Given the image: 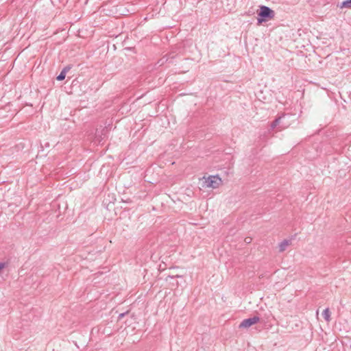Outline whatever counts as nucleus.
<instances>
[{
  "mask_svg": "<svg viewBox=\"0 0 351 351\" xmlns=\"http://www.w3.org/2000/svg\"><path fill=\"white\" fill-rule=\"evenodd\" d=\"M4 267H5V263H0V271H1L3 268H4Z\"/></svg>",
  "mask_w": 351,
  "mask_h": 351,
  "instance_id": "1a4fd4ad",
  "label": "nucleus"
},
{
  "mask_svg": "<svg viewBox=\"0 0 351 351\" xmlns=\"http://www.w3.org/2000/svg\"><path fill=\"white\" fill-rule=\"evenodd\" d=\"M62 71H64V73L65 75L66 74L67 71H68V69L67 68H64Z\"/></svg>",
  "mask_w": 351,
  "mask_h": 351,
  "instance_id": "9d476101",
  "label": "nucleus"
},
{
  "mask_svg": "<svg viewBox=\"0 0 351 351\" xmlns=\"http://www.w3.org/2000/svg\"><path fill=\"white\" fill-rule=\"evenodd\" d=\"M322 315L326 322H329L330 320V313L329 308H326L324 309L322 313Z\"/></svg>",
  "mask_w": 351,
  "mask_h": 351,
  "instance_id": "423d86ee",
  "label": "nucleus"
},
{
  "mask_svg": "<svg viewBox=\"0 0 351 351\" xmlns=\"http://www.w3.org/2000/svg\"><path fill=\"white\" fill-rule=\"evenodd\" d=\"M66 75L64 71H61L60 73L57 76L56 79L58 81H62L65 79Z\"/></svg>",
  "mask_w": 351,
  "mask_h": 351,
  "instance_id": "6e6552de",
  "label": "nucleus"
},
{
  "mask_svg": "<svg viewBox=\"0 0 351 351\" xmlns=\"http://www.w3.org/2000/svg\"><path fill=\"white\" fill-rule=\"evenodd\" d=\"M250 241H251V239H249V238H246V239H245V241L246 243H250Z\"/></svg>",
  "mask_w": 351,
  "mask_h": 351,
  "instance_id": "9b49d317",
  "label": "nucleus"
},
{
  "mask_svg": "<svg viewBox=\"0 0 351 351\" xmlns=\"http://www.w3.org/2000/svg\"><path fill=\"white\" fill-rule=\"evenodd\" d=\"M291 243V240L285 239L279 244V252H284L288 245H289Z\"/></svg>",
  "mask_w": 351,
  "mask_h": 351,
  "instance_id": "20e7f679",
  "label": "nucleus"
},
{
  "mask_svg": "<svg viewBox=\"0 0 351 351\" xmlns=\"http://www.w3.org/2000/svg\"><path fill=\"white\" fill-rule=\"evenodd\" d=\"M221 183V179L218 176H210L204 178L202 186L204 188L217 189Z\"/></svg>",
  "mask_w": 351,
  "mask_h": 351,
  "instance_id": "f03ea898",
  "label": "nucleus"
},
{
  "mask_svg": "<svg viewBox=\"0 0 351 351\" xmlns=\"http://www.w3.org/2000/svg\"><path fill=\"white\" fill-rule=\"evenodd\" d=\"M275 16L274 11L270 8L261 5L260 6V11L258 13L257 22L258 24H261L269 19H272Z\"/></svg>",
  "mask_w": 351,
  "mask_h": 351,
  "instance_id": "f257e3e1",
  "label": "nucleus"
},
{
  "mask_svg": "<svg viewBox=\"0 0 351 351\" xmlns=\"http://www.w3.org/2000/svg\"><path fill=\"white\" fill-rule=\"evenodd\" d=\"M125 313H121L119 315V317H123L124 316Z\"/></svg>",
  "mask_w": 351,
  "mask_h": 351,
  "instance_id": "f8f14e48",
  "label": "nucleus"
},
{
  "mask_svg": "<svg viewBox=\"0 0 351 351\" xmlns=\"http://www.w3.org/2000/svg\"><path fill=\"white\" fill-rule=\"evenodd\" d=\"M285 117L286 115L283 114L282 117L276 119L271 124V129L275 128L280 123L281 119L285 118Z\"/></svg>",
  "mask_w": 351,
  "mask_h": 351,
  "instance_id": "39448f33",
  "label": "nucleus"
},
{
  "mask_svg": "<svg viewBox=\"0 0 351 351\" xmlns=\"http://www.w3.org/2000/svg\"><path fill=\"white\" fill-rule=\"evenodd\" d=\"M260 318L257 316H254L247 319H243L239 324V328H247L251 326L258 323Z\"/></svg>",
  "mask_w": 351,
  "mask_h": 351,
  "instance_id": "7ed1b4c3",
  "label": "nucleus"
},
{
  "mask_svg": "<svg viewBox=\"0 0 351 351\" xmlns=\"http://www.w3.org/2000/svg\"><path fill=\"white\" fill-rule=\"evenodd\" d=\"M339 6L341 8H351V0H345L342 1Z\"/></svg>",
  "mask_w": 351,
  "mask_h": 351,
  "instance_id": "0eeeda50",
  "label": "nucleus"
}]
</instances>
